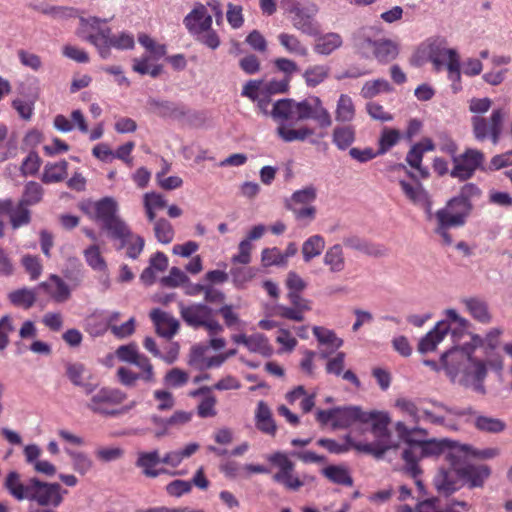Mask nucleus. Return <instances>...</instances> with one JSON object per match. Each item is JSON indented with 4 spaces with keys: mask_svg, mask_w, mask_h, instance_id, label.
I'll return each instance as SVG.
<instances>
[{
    "mask_svg": "<svg viewBox=\"0 0 512 512\" xmlns=\"http://www.w3.org/2000/svg\"><path fill=\"white\" fill-rule=\"evenodd\" d=\"M452 469L450 470H441L434 478V484L439 493L444 495H449L462 486L463 483L461 479L458 477L457 467H459V462H452Z\"/></svg>",
    "mask_w": 512,
    "mask_h": 512,
    "instance_id": "obj_24",
    "label": "nucleus"
},
{
    "mask_svg": "<svg viewBox=\"0 0 512 512\" xmlns=\"http://www.w3.org/2000/svg\"><path fill=\"white\" fill-rule=\"evenodd\" d=\"M400 132L392 128H384L378 141V154L383 155L394 147L400 140Z\"/></svg>",
    "mask_w": 512,
    "mask_h": 512,
    "instance_id": "obj_58",
    "label": "nucleus"
},
{
    "mask_svg": "<svg viewBox=\"0 0 512 512\" xmlns=\"http://www.w3.org/2000/svg\"><path fill=\"white\" fill-rule=\"evenodd\" d=\"M271 117L284 125L288 121H298V102L294 99H280L272 105Z\"/></svg>",
    "mask_w": 512,
    "mask_h": 512,
    "instance_id": "obj_28",
    "label": "nucleus"
},
{
    "mask_svg": "<svg viewBox=\"0 0 512 512\" xmlns=\"http://www.w3.org/2000/svg\"><path fill=\"white\" fill-rule=\"evenodd\" d=\"M371 28H363L354 36V43L358 51L365 57L374 56L380 63H388L394 60L398 53V44L387 38L373 40Z\"/></svg>",
    "mask_w": 512,
    "mask_h": 512,
    "instance_id": "obj_8",
    "label": "nucleus"
},
{
    "mask_svg": "<svg viewBox=\"0 0 512 512\" xmlns=\"http://www.w3.org/2000/svg\"><path fill=\"white\" fill-rule=\"evenodd\" d=\"M216 403H217V399L212 394V391L210 393H208L207 395H205V397H203L200 400V402L197 406V414L199 415V417L210 418V417L216 416V414H217V411L215 408Z\"/></svg>",
    "mask_w": 512,
    "mask_h": 512,
    "instance_id": "obj_62",
    "label": "nucleus"
},
{
    "mask_svg": "<svg viewBox=\"0 0 512 512\" xmlns=\"http://www.w3.org/2000/svg\"><path fill=\"white\" fill-rule=\"evenodd\" d=\"M313 334L316 337L320 346H325L320 349V357L323 359L329 358L338 348L343 345V340L338 338L334 331L321 326L313 327Z\"/></svg>",
    "mask_w": 512,
    "mask_h": 512,
    "instance_id": "obj_27",
    "label": "nucleus"
},
{
    "mask_svg": "<svg viewBox=\"0 0 512 512\" xmlns=\"http://www.w3.org/2000/svg\"><path fill=\"white\" fill-rule=\"evenodd\" d=\"M93 212V218L102 224L111 237L120 226L126 223L117 216L118 204L112 197H104L90 205Z\"/></svg>",
    "mask_w": 512,
    "mask_h": 512,
    "instance_id": "obj_13",
    "label": "nucleus"
},
{
    "mask_svg": "<svg viewBox=\"0 0 512 512\" xmlns=\"http://www.w3.org/2000/svg\"><path fill=\"white\" fill-rule=\"evenodd\" d=\"M29 499L37 502L40 506L58 507L63 501V494L67 493L62 490L58 483L41 482L36 478L30 479Z\"/></svg>",
    "mask_w": 512,
    "mask_h": 512,
    "instance_id": "obj_14",
    "label": "nucleus"
},
{
    "mask_svg": "<svg viewBox=\"0 0 512 512\" xmlns=\"http://www.w3.org/2000/svg\"><path fill=\"white\" fill-rule=\"evenodd\" d=\"M316 420L321 425L331 424L333 429H344L355 423L370 425V432L374 438L369 444H379L382 449L395 448L397 443L388 429L390 417L384 411H363L359 406H343L328 410H317Z\"/></svg>",
    "mask_w": 512,
    "mask_h": 512,
    "instance_id": "obj_1",
    "label": "nucleus"
},
{
    "mask_svg": "<svg viewBox=\"0 0 512 512\" xmlns=\"http://www.w3.org/2000/svg\"><path fill=\"white\" fill-rule=\"evenodd\" d=\"M395 429L399 437L407 444V447L402 452V458L406 463V470L414 478L420 472L417 463L422 458L439 456L441 454H446V457L451 459L457 457V443L446 439L413 440V433L426 435V430L420 427L408 428L403 422H397Z\"/></svg>",
    "mask_w": 512,
    "mask_h": 512,
    "instance_id": "obj_3",
    "label": "nucleus"
},
{
    "mask_svg": "<svg viewBox=\"0 0 512 512\" xmlns=\"http://www.w3.org/2000/svg\"><path fill=\"white\" fill-rule=\"evenodd\" d=\"M457 473L462 483L467 484L470 488H477L482 487L485 481L490 477L491 469L484 464L475 465L467 462H459Z\"/></svg>",
    "mask_w": 512,
    "mask_h": 512,
    "instance_id": "obj_20",
    "label": "nucleus"
},
{
    "mask_svg": "<svg viewBox=\"0 0 512 512\" xmlns=\"http://www.w3.org/2000/svg\"><path fill=\"white\" fill-rule=\"evenodd\" d=\"M331 73V68L327 64L309 65L303 72V79L309 88H315L326 81Z\"/></svg>",
    "mask_w": 512,
    "mask_h": 512,
    "instance_id": "obj_35",
    "label": "nucleus"
},
{
    "mask_svg": "<svg viewBox=\"0 0 512 512\" xmlns=\"http://www.w3.org/2000/svg\"><path fill=\"white\" fill-rule=\"evenodd\" d=\"M474 425L478 430L489 433H499L506 427L502 420L483 415H478L475 417Z\"/></svg>",
    "mask_w": 512,
    "mask_h": 512,
    "instance_id": "obj_55",
    "label": "nucleus"
},
{
    "mask_svg": "<svg viewBox=\"0 0 512 512\" xmlns=\"http://www.w3.org/2000/svg\"><path fill=\"white\" fill-rule=\"evenodd\" d=\"M111 33L107 26V20L97 17L80 18L78 35L94 45L102 59H108V47L106 40Z\"/></svg>",
    "mask_w": 512,
    "mask_h": 512,
    "instance_id": "obj_10",
    "label": "nucleus"
},
{
    "mask_svg": "<svg viewBox=\"0 0 512 512\" xmlns=\"http://www.w3.org/2000/svg\"><path fill=\"white\" fill-rule=\"evenodd\" d=\"M284 8L293 13V26L301 33L308 36H317L320 33V25L315 20L318 7L315 4H309L306 7H300L295 0H281Z\"/></svg>",
    "mask_w": 512,
    "mask_h": 512,
    "instance_id": "obj_12",
    "label": "nucleus"
},
{
    "mask_svg": "<svg viewBox=\"0 0 512 512\" xmlns=\"http://www.w3.org/2000/svg\"><path fill=\"white\" fill-rule=\"evenodd\" d=\"M356 140V129L353 125H337L332 132V142L339 150L348 149Z\"/></svg>",
    "mask_w": 512,
    "mask_h": 512,
    "instance_id": "obj_37",
    "label": "nucleus"
},
{
    "mask_svg": "<svg viewBox=\"0 0 512 512\" xmlns=\"http://www.w3.org/2000/svg\"><path fill=\"white\" fill-rule=\"evenodd\" d=\"M66 375L68 379L78 387L83 388L86 394H91L95 389V384L88 382L90 372L81 363H69L66 366Z\"/></svg>",
    "mask_w": 512,
    "mask_h": 512,
    "instance_id": "obj_29",
    "label": "nucleus"
},
{
    "mask_svg": "<svg viewBox=\"0 0 512 512\" xmlns=\"http://www.w3.org/2000/svg\"><path fill=\"white\" fill-rule=\"evenodd\" d=\"M343 45L342 36L336 32H328L319 36L313 46L316 54L328 56Z\"/></svg>",
    "mask_w": 512,
    "mask_h": 512,
    "instance_id": "obj_32",
    "label": "nucleus"
},
{
    "mask_svg": "<svg viewBox=\"0 0 512 512\" xmlns=\"http://www.w3.org/2000/svg\"><path fill=\"white\" fill-rule=\"evenodd\" d=\"M9 299L15 306L28 309L36 301V293L32 289L22 288L11 292Z\"/></svg>",
    "mask_w": 512,
    "mask_h": 512,
    "instance_id": "obj_56",
    "label": "nucleus"
},
{
    "mask_svg": "<svg viewBox=\"0 0 512 512\" xmlns=\"http://www.w3.org/2000/svg\"><path fill=\"white\" fill-rule=\"evenodd\" d=\"M468 510V504L464 501H453L444 509H439L436 499H429L418 505V512H462Z\"/></svg>",
    "mask_w": 512,
    "mask_h": 512,
    "instance_id": "obj_46",
    "label": "nucleus"
},
{
    "mask_svg": "<svg viewBox=\"0 0 512 512\" xmlns=\"http://www.w3.org/2000/svg\"><path fill=\"white\" fill-rule=\"evenodd\" d=\"M278 41L287 53L294 56L306 57L309 53L308 47L293 34L280 33L278 35Z\"/></svg>",
    "mask_w": 512,
    "mask_h": 512,
    "instance_id": "obj_40",
    "label": "nucleus"
},
{
    "mask_svg": "<svg viewBox=\"0 0 512 512\" xmlns=\"http://www.w3.org/2000/svg\"><path fill=\"white\" fill-rule=\"evenodd\" d=\"M229 275L236 287H242L254 278L256 270L252 267L246 266L233 267L231 268Z\"/></svg>",
    "mask_w": 512,
    "mask_h": 512,
    "instance_id": "obj_61",
    "label": "nucleus"
},
{
    "mask_svg": "<svg viewBox=\"0 0 512 512\" xmlns=\"http://www.w3.org/2000/svg\"><path fill=\"white\" fill-rule=\"evenodd\" d=\"M143 204L148 220L155 221L156 212L166 207L167 201L164 196L159 193L148 192L143 196Z\"/></svg>",
    "mask_w": 512,
    "mask_h": 512,
    "instance_id": "obj_44",
    "label": "nucleus"
},
{
    "mask_svg": "<svg viewBox=\"0 0 512 512\" xmlns=\"http://www.w3.org/2000/svg\"><path fill=\"white\" fill-rule=\"evenodd\" d=\"M444 316V319L438 321L434 328L420 339L418 343L420 353L426 354L435 351L448 335L453 344H457L472 326L471 322L462 317L455 309H446Z\"/></svg>",
    "mask_w": 512,
    "mask_h": 512,
    "instance_id": "obj_4",
    "label": "nucleus"
},
{
    "mask_svg": "<svg viewBox=\"0 0 512 512\" xmlns=\"http://www.w3.org/2000/svg\"><path fill=\"white\" fill-rule=\"evenodd\" d=\"M308 119L317 122L321 128H328L332 124L329 111L317 96H310L298 102V121Z\"/></svg>",
    "mask_w": 512,
    "mask_h": 512,
    "instance_id": "obj_17",
    "label": "nucleus"
},
{
    "mask_svg": "<svg viewBox=\"0 0 512 512\" xmlns=\"http://www.w3.org/2000/svg\"><path fill=\"white\" fill-rule=\"evenodd\" d=\"M392 90L391 85L385 79H375L371 81H367L362 89L361 96L365 99H371L375 96L384 93L390 92Z\"/></svg>",
    "mask_w": 512,
    "mask_h": 512,
    "instance_id": "obj_52",
    "label": "nucleus"
},
{
    "mask_svg": "<svg viewBox=\"0 0 512 512\" xmlns=\"http://www.w3.org/2000/svg\"><path fill=\"white\" fill-rule=\"evenodd\" d=\"M277 134L285 142L304 141L314 134V129L307 126L293 129L284 125H279L277 128Z\"/></svg>",
    "mask_w": 512,
    "mask_h": 512,
    "instance_id": "obj_47",
    "label": "nucleus"
},
{
    "mask_svg": "<svg viewBox=\"0 0 512 512\" xmlns=\"http://www.w3.org/2000/svg\"><path fill=\"white\" fill-rule=\"evenodd\" d=\"M466 312L478 323L487 325L493 316L488 303L480 297H465L461 300Z\"/></svg>",
    "mask_w": 512,
    "mask_h": 512,
    "instance_id": "obj_25",
    "label": "nucleus"
},
{
    "mask_svg": "<svg viewBox=\"0 0 512 512\" xmlns=\"http://www.w3.org/2000/svg\"><path fill=\"white\" fill-rule=\"evenodd\" d=\"M255 426L256 428L267 434L274 436L277 426L272 416V412L264 401H259L255 410Z\"/></svg>",
    "mask_w": 512,
    "mask_h": 512,
    "instance_id": "obj_30",
    "label": "nucleus"
},
{
    "mask_svg": "<svg viewBox=\"0 0 512 512\" xmlns=\"http://www.w3.org/2000/svg\"><path fill=\"white\" fill-rule=\"evenodd\" d=\"M323 263L331 273H340L346 267L343 247L340 244H334L329 247L323 256Z\"/></svg>",
    "mask_w": 512,
    "mask_h": 512,
    "instance_id": "obj_33",
    "label": "nucleus"
},
{
    "mask_svg": "<svg viewBox=\"0 0 512 512\" xmlns=\"http://www.w3.org/2000/svg\"><path fill=\"white\" fill-rule=\"evenodd\" d=\"M335 120L339 123H351L356 117V107L352 98L341 94L336 102Z\"/></svg>",
    "mask_w": 512,
    "mask_h": 512,
    "instance_id": "obj_36",
    "label": "nucleus"
},
{
    "mask_svg": "<svg viewBox=\"0 0 512 512\" xmlns=\"http://www.w3.org/2000/svg\"><path fill=\"white\" fill-rule=\"evenodd\" d=\"M5 488L17 500L29 499L30 481L25 485L21 482L20 475L16 471L8 473L5 482Z\"/></svg>",
    "mask_w": 512,
    "mask_h": 512,
    "instance_id": "obj_39",
    "label": "nucleus"
},
{
    "mask_svg": "<svg viewBox=\"0 0 512 512\" xmlns=\"http://www.w3.org/2000/svg\"><path fill=\"white\" fill-rule=\"evenodd\" d=\"M317 444L333 454H343L353 448L359 452L368 453L376 458H381L387 452V450L382 449L379 444L356 442L352 439L350 434L344 437V442L342 443L333 439L322 438L317 441Z\"/></svg>",
    "mask_w": 512,
    "mask_h": 512,
    "instance_id": "obj_15",
    "label": "nucleus"
},
{
    "mask_svg": "<svg viewBox=\"0 0 512 512\" xmlns=\"http://www.w3.org/2000/svg\"><path fill=\"white\" fill-rule=\"evenodd\" d=\"M325 248V239L319 235L315 234L308 237L302 244V255L303 260L306 263H309L312 259L320 256Z\"/></svg>",
    "mask_w": 512,
    "mask_h": 512,
    "instance_id": "obj_41",
    "label": "nucleus"
},
{
    "mask_svg": "<svg viewBox=\"0 0 512 512\" xmlns=\"http://www.w3.org/2000/svg\"><path fill=\"white\" fill-rule=\"evenodd\" d=\"M111 238L119 242L117 249H125V255L133 260L139 257L145 246L144 238L133 233L127 224L120 226Z\"/></svg>",
    "mask_w": 512,
    "mask_h": 512,
    "instance_id": "obj_18",
    "label": "nucleus"
},
{
    "mask_svg": "<svg viewBox=\"0 0 512 512\" xmlns=\"http://www.w3.org/2000/svg\"><path fill=\"white\" fill-rule=\"evenodd\" d=\"M43 194V187L39 183L29 181L24 187V191L19 202L25 204L26 206H33L41 202Z\"/></svg>",
    "mask_w": 512,
    "mask_h": 512,
    "instance_id": "obj_50",
    "label": "nucleus"
},
{
    "mask_svg": "<svg viewBox=\"0 0 512 512\" xmlns=\"http://www.w3.org/2000/svg\"><path fill=\"white\" fill-rule=\"evenodd\" d=\"M40 287L57 302H64L70 296L68 285L57 275H51L47 281L40 284Z\"/></svg>",
    "mask_w": 512,
    "mask_h": 512,
    "instance_id": "obj_34",
    "label": "nucleus"
},
{
    "mask_svg": "<svg viewBox=\"0 0 512 512\" xmlns=\"http://www.w3.org/2000/svg\"><path fill=\"white\" fill-rule=\"evenodd\" d=\"M21 264L31 280H36L40 277L43 266L39 257L30 254L24 255L21 259Z\"/></svg>",
    "mask_w": 512,
    "mask_h": 512,
    "instance_id": "obj_63",
    "label": "nucleus"
},
{
    "mask_svg": "<svg viewBox=\"0 0 512 512\" xmlns=\"http://www.w3.org/2000/svg\"><path fill=\"white\" fill-rule=\"evenodd\" d=\"M492 106L490 98H472L469 100V111L473 113L471 123L473 134L479 141L490 137L493 144H497L502 132L504 112L501 108L494 109L489 119L482 115L489 111Z\"/></svg>",
    "mask_w": 512,
    "mask_h": 512,
    "instance_id": "obj_6",
    "label": "nucleus"
},
{
    "mask_svg": "<svg viewBox=\"0 0 512 512\" xmlns=\"http://www.w3.org/2000/svg\"><path fill=\"white\" fill-rule=\"evenodd\" d=\"M453 168L450 175L461 181L470 179L484 161V154L477 149H466L460 155L453 156Z\"/></svg>",
    "mask_w": 512,
    "mask_h": 512,
    "instance_id": "obj_16",
    "label": "nucleus"
},
{
    "mask_svg": "<svg viewBox=\"0 0 512 512\" xmlns=\"http://www.w3.org/2000/svg\"><path fill=\"white\" fill-rule=\"evenodd\" d=\"M105 45L108 47V58L111 55V48L118 50L132 49L134 47V37L130 33L121 32L118 35L109 34Z\"/></svg>",
    "mask_w": 512,
    "mask_h": 512,
    "instance_id": "obj_51",
    "label": "nucleus"
},
{
    "mask_svg": "<svg viewBox=\"0 0 512 512\" xmlns=\"http://www.w3.org/2000/svg\"><path fill=\"white\" fill-rule=\"evenodd\" d=\"M317 198V188L310 184L303 188L296 190L292 193L290 199L287 202V208L289 206H309L313 205Z\"/></svg>",
    "mask_w": 512,
    "mask_h": 512,
    "instance_id": "obj_42",
    "label": "nucleus"
},
{
    "mask_svg": "<svg viewBox=\"0 0 512 512\" xmlns=\"http://www.w3.org/2000/svg\"><path fill=\"white\" fill-rule=\"evenodd\" d=\"M149 108L160 117L182 121L189 115V110L182 104L150 99L148 101Z\"/></svg>",
    "mask_w": 512,
    "mask_h": 512,
    "instance_id": "obj_23",
    "label": "nucleus"
},
{
    "mask_svg": "<svg viewBox=\"0 0 512 512\" xmlns=\"http://www.w3.org/2000/svg\"><path fill=\"white\" fill-rule=\"evenodd\" d=\"M84 258L87 265L98 272L107 271V262L101 254L100 246L96 243L88 246L84 251Z\"/></svg>",
    "mask_w": 512,
    "mask_h": 512,
    "instance_id": "obj_45",
    "label": "nucleus"
},
{
    "mask_svg": "<svg viewBox=\"0 0 512 512\" xmlns=\"http://www.w3.org/2000/svg\"><path fill=\"white\" fill-rule=\"evenodd\" d=\"M429 59L437 71L448 67L454 60H460L456 49L448 48L446 40L439 38L434 40L429 47Z\"/></svg>",
    "mask_w": 512,
    "mask_h": 512,
    "instance_id": "obj_22",
    "label": "nucleus"
},
{
    "mask_svg": "<svg viewBox=\"0 0 512 512\" xmlns=\"http://www.w3.org/2000/svg\"><path fill=\"white\" fill-rule=\"evenodd\" d=\"M179 312L183 321L190 327H204L209 336L223 332V326L214 318L213 310L203 303L185 305L179 302Z\"/></svg>",
    "mask_w": 512,
    "mask_h": 512,
    "instance_id": "obj_9",
    "label": "nucleus"
},
{
    "mask_svg": "<svg viewBox=\"0 0 512 512\" xmlns=\"http://www.w3.org/2000/svg\"><path fill=\"white\" fill-rule=\"evenodd\" d=\"M471 343L466 346H459V342L451 349L441 355L440 362L450 379L473 391L484 394V380L487 375L486 363L476 359L472 352L476 347L482 346L484 339L471 334Z\"/></svg>",
    "mask_w": 512,
    "mask_h": 512,
    "instance_id": "obj_2",
    "label": "nucleus"
},
{
    "mask_svg": "<svg viewBox=\"0 0 512 512\" xmlns=\"http://www.w3.org/2000/svg\"><path fill=\"white\" fill-rule=\"evenodd\" d=\"M154 223V234L156 239L162 244H169L174 239V228L172 224L164 218L151 221Z\"/></svg>",
    "mask_w": 512,
    "mask_h": 512,
    "instance_id": "obj_53",
    "label": "nucleus"
},
{
    "mask_svg": "<svg viewBox=\"0 0 512 512\" xmlns=\"http://www.w3.org/2000/svg\"><path fill=\"white\" fill-rule=\"evenodd\" d=\"M90 399L87 408L104 417H118L128 413L136 406V402L132 401L127 405L120 406L126 399V394L117 388L102 387L96 388L89 394Z\"/></svg>",
    "mask_w": 512,
    "mask_h": 512,
    "instance_id": "obj_7",
    "label": "nucleus"
},
{
    "mask_svg": "<svg viewBox=\"0 0 512 512\" xmlns=\"http://www.w3.org/2000/svg\"><path fill=\"white\" fill-rule=\"evenodd\" d=\"M267 460L277 470L272 477L275 482L292 491H297L304 485V482L295 473V464L287 453L274 452L267 456Z\"/></svg>",
    "mask_w": 512,
    "mask_h": 512,
    "instance_id": "obj_11",
    "label": "nucleus"
},
{
    "mask_svg": "<svg viewBox=\"0 0 512 512\" xmlns=\"http://www.w3.org/2000/svg\"><path fill=\"white\" fill-rule=\"evenodd\" d=\"M183 24L190 35L194 36L212 26V16L208 13L207 6L196 3L193 9L184 17Z\"/></svg>",
    "mask_w": 512,
    "mask_h": 512,
    "instance_id": "obj_21",
    "label": "nucleus"
},
{
    "mask_svg": "<svg viewBox=\"0 0 512 512\" xmlns=\"http://www.w3.org/2000/svg\"><path fill=\"white\" fill-rule=\"evenodd\" d=\"M261 262L263 266H285V256H282L280 249L265 248L261 253Z\"/></svg>",
    "mask_w": 512,
    "mask_h": 512,
    "instance_id": "obj_64",
    "label": "nucleus"
},
{
    "mask_svg": "<svg viewBox=\"0 0 512 512\" xmlns=\"http://www.w3.org/2000/svg\"><path fill=\"white\" fill-rule=\"evenodd\" d=\"M10 223L13 229H18L22 226H26L31 221V212L28 206L18 202L16 206L13 205L12 211L9 214Z\"/></svg>",
    "mask_w": 512,
    "mask_h": 512,
    "instance_id": "obj_54",
    "label": "nucleus"
},
{
    "mask_svg": "<svg viewBox=\"0 0 512 512\" xmlns=\"http://www.w3.org/2000/svg\"><path fill=\"white\" fill-rule=\"evenodd\" d=\"M413 180H399V186L405 197L414 205L422 207L428 214L431 213V200L428 192L424 189L423 185L415 179V176L409 174Z\"/></svg>",
    "mask_w": 512,
    "mask_h": 512,
    "instance_id": "obj_19",
    "label": "nucleus"
},
{
    "mask_svg": "<svg viewBox=\"0 0 512 512\" xmlns=\"http://www.w3.org/2000/svg\"><path fill=\"white\" fill-rule=\"evenodd\" d=\"M323 474L336 484L351 486L353 483L348 470L342 466H328L323 470Z\"/></svg>",
    "mask_w": 512,
    "mask_h": 512,
    "instance_id": "obj_57",
    "label": "nucleus"
},
{
    "mask_svg": "<svg viewBox=\"0 0 512 512\" xmlns=\"http://www.w3.org/2000/svg\"><path fill=\"white\" fill-rule=\"evenodd\" d=\"M246 348L250 352L258 353L264 357L271 356L274 351L267 337L260 333L249 335V340Z\"/></svg>",
    "mask_w": 512,
    "mask_h": 512,
    "instance_id": "obj_49",
    "label": "nucleus"
},
{
    "mask_svg": "<svg viewBox=\"0 0 512 512\" xmlns=\"http://www.w3.org/2000/svg\"><path fill=\"white\" fill-rule=\"evenodd\" d=\"M435 218L437 225L440 226L453 228L464 225L461 217L457 214H454L447 206L439 209L435 214Z\"/></svg>",
    "mask_w": 512,
    "mask_h": 512,
    "instance_id": "obj_59",
    "label": "nucleus"
},
{
    "mask_svg": "<svg viewBox=\"0 0 512 512\" xmlns=\"http://www.w3.org/2000/svg\"><path fill=\"white\" fill-rule=\"evenodd\" d=\"M65 452L71 459L73 470L78 474L85 475L92 469L93 461L86 453L69 448Z\"/></svg>",
    "mask_w": 512,
    "mask_h": 512,
    "instance_id": "obj_48",
    "label": "nucleus"
},
{
    "mask_svg": "<svg viewBox=\"0 0 512 512\" xmlns=\"http://www.w3.org/2000/svg\"><path fill=\"white\" fill-rule=\"evenodd\" d=\"M189 375L179 368L170 369L164 376V385L169 388H180L187 384Z\"/></svg>",
    "mask_w": 512,
    "mask_h": 512,
    "instance_id": "obj_60",
    "label": "nucleus"
},
{
    "mask_svg": "<svg viewBox=\"0 0 512 512\" xmlns=\"http://www.w3.org/2000/svg\"><path fill=\"white\" fill-rule=\"evenodd\" d=\"M457 457H472L481 460L493 459L500 454V450L496 447L478 449L471 445L458 444Z\"/></svg>",
    "mask_w": 512,
    "mask_h": 512,
    "instance_id": "obj_43",
    "label": "nucleus"
},
{
    "mask_svg": "<svg viewBox=\"0 0 512 512\" xmlns=\"http://www.w3.org/2000/svg\"><path fill=\"white\" fill-rule=\"evenodd\" d=\"M162 463L159 452L157 450L149 452H139L136 466L142 470V473L151 478H155L164 472L163 469H156V466Z\"/></svg>",
    "mask_w": 512,
    "mask_h": 512,
    "instance_id": "obj_31",
    "label": "nucleus"
},
{
    "mask_svg": "<svg viewBox=\"0 0 512 512\" xmlns=\"http://www.w3.org/2000/svg\"><path fill=\"white\" fill-rule=\"evenodd\" d=\"M67 173L68 162L66 160H61L55 163L48 162L44 166L41 180L45 184L58 183L67 177Z\"/></svg>",
    "mask_w": 512,
    "mask_h": 512,
    "instance_id": "obj_38",
    "label": "nucleus"
},
{
    "mask_svg": "<svg viewBox=\"0 0 512 512\" xmlns=\"http://www.w3.org/2000/svg\"><path fill=\"white\" fill-rule=\"evenodd\" d=\"M150 318L156 327L157 333L162 337L172 338L179 329L178 320L161 309H153L150 312Z\"/></svg>",
    "mask_w": 512,
    "mask_h": 512,
    "instance_id": "obj_26",
    "label": "nucleus"
},
{
    "mask_svg": "<svg viewBox=\"0 0 512 512\" xmlns=\"http://www.w3.org/2000/svg\"><path fill=\"white\" fill-rule=\"evenodd\" d=\"M395 406L411 420L418 423H429L433 425H444L450 415H462L465 411L455 412L443 403L430 399L398 398Z\"/></svg>",
    "mask_w": 512,
    "mask_h": 512,
    "instance_id": "obj_5",
    "label": "nucleus"
}]
</instances>
